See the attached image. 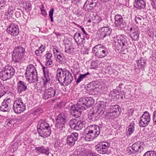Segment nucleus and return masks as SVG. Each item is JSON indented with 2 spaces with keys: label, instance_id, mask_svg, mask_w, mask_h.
Here are the masks:
<instances>
[{
  "label": "nucleus",
  "instance_id": "1",
  "mask_svg": "<svg viewBox=\"0 0 156 156\" xmlns=\"http://www.w3.org/2000/svg\"><path fill=\"white\" fill-rule=\"evenodd\" d=\"M94 102V100L90 97L80 98L77 105H74L71 106L70 109L71 115L76 118L79 117L82 110H86L92 105Z\"/></svg>",
  "mask_w": 156,
  "mask_h": 156
},
{
  "label": "nucleus",
  "instance_id": "2",
  "mask_svg": "<svg viewBox=\"0 0 156 156\" xmlns=\"http://www.w3.org/2000/svg\"><path fill=\"white\" fill-rule=\"evenodd\" d=\"M56 76L59 83L62 86H68L73 80L72 73L65 69L58 68L56 70Z\"/></svg>",
  "mask_w": 156,
  "mask_h": 156
},
{
  "label": "nucleus",
  "instance_id": "3",
  "mask_svg": "<svg viewBox=\"0 0 156 156\" xmlns=\"http://www.w3.org/2000/svg\"><path fill=\"white\" fill-rule=\"evenodd\" d=\"M37 129L39 135L43 138L49 136L51 133V127L45 120H40L37 125Z\"/></svg>",
  "mask_w": 156,
  "mask_h": 156
},
{
  "label": "nucleus",
  "instance_id": "4",
  "mask_svg": "<svg viewBox=\"0 0 156 156\" xmlns=\"http://www.w3.org/2000/svg\"><path fill=\"white\" fill-rule=\"evenodd\" d=\"M92 53L97 58H102L107 56L108 52V49L105 46L98 44L94 46L92 49Z\"/></svg>",
  "mask_w": 156,
  "mask_h": 156
},
{
  "label": "nucleus",
  "instance_id": "5",
  "mask_svg": "<svg viewBox=\"0 0 156 156\" xmlns=\"http://www.w3.org/2000/svg\"><path fill=\"white\" fill-rule=\"evenodd\" d=\"M25 53V48L21 45L15 47L12 54V61L15 63L20 62L23 59Z\"/></svg>",
  "mask_w": 156,
  "mask_h": 156
},
{
  "label": "nucleus",
  "instance_id": "6",
  "mask_svg": "<svg viewBox=\"0 0 156 156\" xmlns=\"http://www.w3.org/2000/svg\"><path fill=\"white\" fill-rule=\"evenodd\" d=\"M15 70L9 65H6L0 71V78L3 81L11 79L14 75Z\"/></svg>",
  "mask_w": 156,
  "mask_h": 156
},
{
  "label": "nucleus",
  "instance_id": "7",
  "mask_svg": "<svg viewBox=\"0 0 156 156\" xmlns=\"http://www.w3.org/2000/svg\"><path fill=\"white\" fill-rule=\"evenodd\" d=\"M67 114L66 112H62L57 116L55 119L56 123L54 130L55 131H62L65 128L66 122V119Z\"/></svg>",
  "mask_w": 156,
  "mask_h": 156
},
{
  "label": "nucleus",
  "instance_id": "8",
  "mask_svg": "<svg viewBox=\"0 0 156 156\" xmlns=\"http://www.w3.org/2000/svg\"><path fill=\"white\" fill-rule=\"evenodd\" d=\"M145 146L144 143L141 141H138L129 146L127 149L129 154H136L141 153L144 150Z\"/></svg>",
  "mask_w": 156,
  "mask_h": 156
},
{
  "label": "nucleus",
  "instance_id": "9",
  "mask_svg": "<svg viewBox=\"0 0 156 156\" xmlns=\"http://www.w3.org/2000/svg\"><path fill=\"white\" fill-rule=\"evenodd\" d=\"M108 103L106 102L100 101L98 103L95 104V106L93 108L94 110L91 113V116L92 119H95L98 117V115L102 112H103V110L105 109Z\"/></svg>",
  "mask_w": 156,
  "mask_h": 156
},
{
  "label": "nucleus",
  "instance_id": "10",
  "mask_svg": "<svg viewBox=\"0 0 156 156\" xmlns=\"http://www.w3.org/2000/svg\"><path fill=\"white\" fill-rule=\"evenodd\" d=\"M26 108L25 104L23 102L22 99L20 98H16L13 106V109L15 112L20 113L23 112Z\"/></svg>",
  "mask_w": 156,
  "mask_h": 156
},
{
  "label": "nucleus",
  "instance_id": "11",
  "mask_svg": "<svg viewBox=\"0 0 156 156\" xmlns=\"http://www.w3.org/2000/svg\"><path fill=\"white\" fill-rule=\"evenodd\" d=\"M109 111V112L108 113L107 116L109 119H111L117 118L121 112L120 107L116 105H110Z\"/></svg>",
  "mask_w": 156,
  "mask_h": 156
},
{
  "label": "nucleus",
  "instance_id": "12",
  "mask_svg": "<svg viewBox=\"0 0 156 156\" xmlns=\"http://www.w3.org/2000/svg\"><path fill=\"white\" fill-rule=\"evenodd\" d=\"M86 124V122L84 120H78L75 119L70 120L69 122V125L71 128L76 130H80L83 127H85Z\"/></svg>",
  "mask_w": 156,
  "mask_h": 156
},
{
  "label": "nucleus",
  "instance_id": "13",
  "mask_svg": "<svg viewBox=\"0 0 156 156\" xmlns=\"http://www.w3.org/2000/svg\"><path fill=\"white\" fill-rule=\"evenodd\" d=\"M114 24L116 27L119 30H123L126 28L127 23L120 15L117 14L114 17Z\"/></svg>",
  "mask_w": 156,
  "mask_h": 156
},
{
  "label": "nucleus",
  "instance_id": "14",
  "mask_svg": "<svg viewBox=\"0 0 156 156\" xmlns=\"http://www.w3.org/2000/svg\"><path fill=\"white\" fill-rule=\"evenodd\" d=\"M150 121V114L147 111L144 112L139 119V126L142 127H145L149 124Z\"/></svg>",
  "mask_w": 156,
  "mask_h": 156
},
{
  "label": "nucleus",
  "instance_id": "15",
  "mask_svg": "<svg viewBox=\"0 0 156 156\" xmlns=\"http://www.w3.org/2000/svg\"><path fill=\"white\" fill-rule=\"evenodd\" d=\"M110 146V144L108 143L102 142L96 145L95 148L98 153L104 154L106 153Z\"/></svg>",
  "mask_w": 156,
  "mask_h": 156
},
{
  "label": "nucleus",
  "instance_id": "16",
  "mask_svg": "<svg viewBox=\"0 0 156 156\" xmlns=\"http://www.w3.org/2000/svg\"><path fill=\"white\" fill-rule=\"evenodd\" d=\"M117 43L119 44L118 46V49H122V48L127 49L129 47V46L130 44L129 40L126 36L124 35L121 36L119 39H118Z\"/></svg>",
  "mask_w": 156,
  "mask_h": 156
},
{
  "label": "nucleus",
  "instance_id": "17",
  "mask_svg": "<svg viewBox=\"0 0 156 156\" xmlns=\"http://www.w3.org/2000/svg\"><path fill=\"white\" fill-rule=\"evenodd\" d=\"M56 93V90L55 87L46 88L45 89L43 94V98L45 100H47L52 98L55 96Z\"/></svg>",
  "mask_w": 156,
  "mask_h": 156
},
{
  "label": "nucleus",
  "instance_id": "18",
  "mask_svg": "<svg viewBox=\"0 0 156 156\" xmlns=\"http://www.w3.org/2000/svg\"><path fill=\"white\" fill-rule=\"evenodd\" d=\"M42 69L44 74V77L43 79V84L44 86H45L47 83L49 82L52 79V74L49 72V70L47 67L43 66Z\"/></svg>",
  "mask_w": 156,
  "mask_h": 156
},
{
  "label": "nucleus",
  "instance_id": "19",
  "mask_svg": "<svg viewBox=\"0 0 156 156\" xmlns=\"http://www.w3.org/2000/svg\"><path fill=\"white\" fill-rule=\"evenodd\" d=\"M7 32L9 34L13 36H16L19 33L18 26L16 24L12 23L7 27Z\"/></svg>",
  "mask_w": 156,
  "mask_h": 156
},
{
  "label": "nucleus",
  "instance_id": "20",
  "mask_svg": "<svg viewBox=\"0 0 156 156\" xmlns=\"http://www.w3.org/2000/svg\"><path fill=\"white\" fill-rule=\"evenodd\" d=\"M112 29L109 26L104 27L101 28V32L99 37L100 39H104L106 37H108L111 34Z\"/></svg>",
  "mask_w": 156,
  "mask_h": 156
},
{
  "label": "nucleus",
  "instance_id": "21",
  "mask_svg": "<svg viewBox=\"0 0 156 156\" xmlns=\"http://www.w3.org/2000/svg\"><path fill=\"white\" fill-rule=\"evenodd\" d=\"M78 136V133L76 132L72 133L70 135L68 136L66 140L67 144L71 146H73L75 142L77 140Z\"/></svg>",
  "mask_w": 156,
  "mask_h": 156
},
{
  "label": "nucleus",
  "instance_id": "22",
  "mask_svg": "<svg viewBox=\"0 0 156 156\" xmlns=\"http://www.w3.org/2000/svg\"><path fill=\"white\" fill-rule=\"evenodd\" d=\"M98 0H87L85 3L83 8L86 10H91L96 7Z\"/></svg>",
  "mask_w": 156,
  "mask_h": 156
},
{
  "label": "nucleus",
  "instance_id": "23",
  "mask_svg": "<svg viewBox=\"0 0 156 156\" xmlns=\"http://www.w3.org/2000/svg\"><path fill=\"white\" fill-rule=\"evenodd\" d=\"M73 38L78 46H81L85 43V37L81 36L80 33H75L74 35Z\"/></svg>",
  "mask_w": 156,
  "mask_h": 156
},
{
  "label": "nucleus",
  "instance_id": "24",
  "mask_svg": "<svg viewBox=\"0 0 156 156\" xmlns=\"http://www.w3.org/2000/svg\"><path fill=\"white\" fill-rule=\"evenodd\" d=\"M27 89V84L25 82L20 80L17 82L16 89L18 93H21L22 92L25 91Z\"/></svg>",
  "mask_w": 156,
  "mask_h": 156
},
{
  "label": "nucleus",
  "instance_id": "25",
  "mask_svg": "<svg viewBox=\"0 0 156 156\" xmlns=\"http://www.w3.org/2000/svg\"><path fill=\"white\" fill-rule=\"evenodd\" d=\"M136 65L135 64L134 69H141L143 70L147 66L146 61L144 58H141V59L137 61L136 66Z\"/></svg>",
  "mask_w": 156,
  "mask_h": 156
},
{
  "label": "nucleus",
  "instance_id": "26",
  "mask_svg": "<svg viewBox=\"0 0 156 156\" xmlns=\"http://www.w3.org/2000/svg\"><path fill=\"white\" fill-rule=\"evenodd\" d=\"M35 150L36 152H38L39 154H44L47 156L49 154L50 149L48 147H45L43 145L41 147H36Z\"/></svg>",
  "mask_w": 156,
  "mask_h": 156
},
{
  "label": "nucleus",
  "instance_id": "27",
  "mask_svg": "<svg viewBox=\"0 0 156 156\" xmlns=\"http://www.w3.org/2000/svg\"><path fill=\"white\" fill-rule=\"evenodd\" d=\"M102 128V126H98L97 125H91V129H89L91 133L94 134L96 138L99 135Z\"/></svg>",
  "mask_w": 156,
  "mask_h": 156
},
{
  "label": "nucleus",
  "instance_id": "28",
  "mask_svg": "<svg viewBox=\"0 0 156 156\" xmlns=\"http://www.w3.org/2000/svg\"><path fill=\"white\" fill-rule=\"evenodd\" d=\"M111 93H112V96L113 95L114 96L115 94H116L115 95L116 98H117L118 99H119V94H120V98L121 99H122L123 98H124V95L125 93L124 92L123 90H122V89L120 88L119 87H116V89L113 90L112 91H111Z\"/></svg>",
  "mask_w": 156,
  "mask_h": 156
},
{
  "label": "nucleus",
  "instance_id": "29",
  "mask_svg": "<svg viewBox=\"0 0 156 156\" xmlns=\"http://www.w3.org/2000/svg\"><path fill=\"white\" fill-rule=\"evenodd\" d=\"M134 6L136 8L141 10L146 7V2L144 0H135Z\"/></svg>",
  "mask_w": 156,
  "mask_h": 156
},
{
  "label": "nucleus",
  "instance_id": "30",
  "mask_svg": "<svg viewBox=\"0 0 156 156\" xmlns=\"http://www.w3.org/2000/svg\"><path fill=\"white\" fill-rule=\"evenodd\" d=\"M27 80L30 82H34L38 81V77L37 74L28 73L25 74Z\"/></svg>",
  "mask_w": 156,
  "mask_h": 156
},
{
  "label": "nucleus",
  "instance_id": "31",
  "mask_svg": "<svg viewBox=\"0 0 156 156\" xmlns=\"http://www.w3.org/2000/svg\"><path fill=\"white\" fill-rule=\"evenodd\" d=\"M96 89L95 85H94L93 83L91 82L87 85V92L91 95H97L95 92L94 90Z\"/></svg>",
  "mask_w": 156,
  "mask_h": 156
},
{
  "label": "nucleus",
  "instance_id": "32",
  "mask_svg": "<svg viewBox=\"0 0 156 156\" xmlns=\"http://www.w3.org/2000/svg\"><path fill=\"white\" fill-rule=\"evenodd\" d=\"M140 31L137 27H135V29L130 34L131 38L134 41H137L139 38Z\"/></svg>",
  "mask_w": 156,
  "mask_h": 156
},
{
  "label": "nucleus",
  "instance_id": "33",
  "mask_svg": "<svg viewBox=\"0 0 156 156\" xmlns=\"http://www.w3.org/2000/svg\"><path fill=\"white\" fill-rule=\"evenodd\" d=\"M84 135L85 140L87 141L92 140L96 138L93 134L91 133L90 130L87 132L85 131Z\"/></svg>",
  "mask_w": 156,
  "mask_h": 156
},
{
  "label": "nucleus",
  "instance_id": "34",
  "mask_svg": "<svg viewBox=\"0 0 156 156\" xmlns=\"http://www.w3.org/2000/svg\"><path fill=\"white\" fill-rule=\"evenodd\" d=\"M9 89L7 86L3 85L0 81V98L8 91Z\"/></svg>",
  "mask_w": 156,
  "mask_h": 156
},
{
  "label": "nucleus",
  "instance_id": "35",
  "mask_svg": "<svg viewBox=\"0 0 156 156\" xmlns=\"http://www.w3.org/2000/svg\"><path fill=\"white\" fill-rule=\"evenodd\" d=\"M37 74L35 68L32 64L28 65L27 67L25 74Z\"/></svg>",
  "mask_w": 156,
  "mask_h": 156
},
{
  "label": "nucleus",
  "instance_id": "36",
  "mask_svg": "<svg viewBox=\"0 0 156 156\" xmlns=\"http://www.w3.org/2000/svg\"><path fill=\"white\" fill-rule=\"evenodd\" d=\"M80 156H97V154L91 151H87L84 150L81 151L80 153Z\"/></svg>",
  "mask_w": 156,
  "mask_h": 156
},
{
  "label": "nucleus",
  "instance_id": "37",
  "mask_svg": "<svg viewBox=\"0 0 156 156\" xmlns=\"http://www.w3.org/2000/svg\"><path fill=\"white\" fill-rule=\"evenodd\" d=\"M135 123L134 121H132L130 123V125L128 126V128L127 134L130 135L133 133L135 130Z\"/></svg>",
  "mask_w": 156,
  "mask_h": 156
},
{
  "label": "nucleus",
  "instance_id": "38",
  "mask_svg": "<svg viewBox=\"0 0 156 156\" xmlns=\"http://www.w3.org/2000/svg\"><path fill=\"white\" fill-rule=\"evenodd\" d=\"M23 8L27 11H30L31 9V5L29 1H27L23 2Z\"/></svg>",
  "mask_w": 156,
  "mask_h": 156
},
{
  "label": "nucleus",
  "instance_id": "39",
  "mask_svg": "<svg viewBox=\"0 0 156 156\" xmlns=\"http://www.w3.org/2000/svg\"><path fill=\"white\" fill-rule=\"evenodd\" d=\"M11 108L3 102H2L0 107V110L3 112H9L10 111Z\"/></svg>",
  "mask_w": 156,
  "mask_h": 156
},
{
  "label": "nucleus",
  "instance_id": "40",
  "mask_svg": "<svg viewBox=\"0 0 156 156\" xmlns=\"http://www.w3.org/2000/svg\"><path fill=\"white\" fill-rule=\"evenodd\" d=\"M74 50L73 46L72 45H69L66 44L65 46V51L69 54H71L73 52Z\"/></svg>",
  "mask_w": 156,
  "mask_h": 156
},
{
  "label": "nucleus",
  "instance_id": "41",
  "mask_svg": "<svg viewBox=\"0 0 156 156\" xmlns=\"http://www.w3.org/2000/svg\"><path fill=\"white\" fill-rule=\"evenodd\" d=\"M12 100V98L7 97L2 102L7 105L11 108L12 105L13 101Z\"/></svg>",
  "mask_w": 156,
  "mask_h": 156
},
{
  "label": "nucleus",
  "instance_id": "42",
  "mask_svg": "<svg viewBox=\"0 0 156 156\" xmlns=\"http://www.w3.org/2000/svg\"><path fill=\"white\" fill-rule=\"evenodd\" d=\"M143 156H156V151H149L146 152Z\"/></svg>",
  "mask_w": 156,
  "mask_h": 156
},
{
  "label": "nucleus",
  "instance_id": "43",
  "mask_svg": "<svg viewBox=\"0 0 156 156\" xmlns=\"http://www.w3.org/2000/svg\"><path fill=\"white\" fill-rule=\"evenodd\" d=\"M116 72V70L112 69L111 66H108L106 69V72L110 75Z\"/></svg>",
  "mask_w": 156,
  "mask_h": 156
},
{
  "label": "nucleus",
  "instance_id": "44",
  "mask_svg": "<svg viewBox=\"0 0 156 156\" xmlns=\"http://www.w3.org/2000/svg\"><path fill=\"white\" fill-rule=\"evenodd\" d=\"M80 27L81 28V30L83 33V36L85 37L87 40H88L90 38L89 35L85 31L83 27L81 26H80Z\"/></svg>",
  "mask_w": 156,
  "mask_h": 156
},
{
  "label": "nucleus",
  "instance_id": "45",
  "mask_svg": "<svg viewBox=\"0 0 156 156\" xmlns=\"http://www.w3.org/2000/svg\"><path fill=\"white\" fill-rule=\"evenodd\" d=\"M43 112V110L41 108H38L34 111V113L35 115H39Z\"/></svg>",
  "mask_w": 156,
  "mask_h": 156
},
{
  "label": "nucleus",
  "instance_id": "46",
  "mask_svg": "<svg viewBox=\"0 0 156 156\" xmlns=\"http://www.w3.org/2000/svg\"><path fill=\"white\" fill-rule=\"evenodd\" d=\"M54 11V8H52L51 9L49 12V15L51 21L52 22H54V20L53 19V14Z\"/></svg>",
  "mask_w": 156,
  "mask_h": 156
},
{
  "label": "nucleus",
  "instance_id": "47",
  "mask_svg": "<svg viewBox=\"0 0 156 156\" xmlns=\"http://www.w3.org/2000/svg\"><path fill=\"white\" fill-rule=\"evenodd\" d=\"M57 61L59 63H62L64 61V56L63 55L58 54L57 56Z\"/></svg>",
  "mask_w": 156,
  "mask_h": 156
},
{
  "label": "nucleus",
  "instance_id": "48",
  "mask_svg": "<svg viewBox=\"0 0 156 156\" xmlns=\"http://www.w3.org/2000/svg\"><path fill=\"white\" fill-rule=\"evenodd\" d=\"M144 18L141 16H136L135 17V21L137 23H140L142 20Z\"/></svg>",
  "mask_w": 156,
  "mask_h": 156
},
{
  "label": "nucleus",
  "instance_id": "49",
  "mask_svg": "<svg viewBox=\"0 0 156 156\" xmlns=\"http://www.w3.org/2000/svg\"><path fill=\"white\" fill-rule=\"evenodd\" d=\"M44 6L43 5L42 8H41V14L44 17H46L47 15V13L45 10L44 9Z\"/></svg>",
  "mask_w": 156,
  "mask_h": 156
},
{
  "label": "nucleus",
  "instance_id": "50",
  "mask_svg": "<svg viewBox=\"0 0 156 156\" xmlns=\"http://www.w3.org/2000/svg\"><path fill=\"white\" fill-rule=\"evenodd\" d=\"M45 48L46 47L44 45V46L41 44V46L38 48L37 50H38L39 51H41V53L42 54L44 51Z\"/></svg>",
  "mask_w": 156,
  "mask_h": 156
},
{
  "label": "nucleus",
  "instance_id": "51",
  "mask_svg": "<svg viewBox=\"0 0 156 156\" xmlns=\"http://www.w3.org/2000/svg\"><path fill=\"white\" fill-rule=\"evenodd\" d=\"M53 63L52 60L51 59H46L45 65L46 66H50Z\"/></svg>",
  "mask_w": 156,
  "mask_h": 156
},
{
  "label": "nucleus",
  "instance_id": "52",
  "mask_svg": "<svg viewBox=\"0 0 156 156\" xmlns=\"http://www.w3.org/2000/svg\"><path fill=\"white\" fill-rule=\"evenodd\" d=\"M45 56L46 59H51V58L52 56V54L51 52L47 51Z\"/></svg>",
  "mask_w": 156,
  "mask_h": 156
},
{
  "label": "nucleus",
  "instance_id": "53",
  "mask_svg": "<svg viewBox=\"0 0 156 156\" xmlns=\"http://www.w3.org/2000/svg\"><path fill=\"white\" fill-rule=\"evenodd\" d=\"M21 11L19 9L16 11L15 13L16 16L17 18L20 17L21 15Z\"/></svg>",
  "mask_w": 156,
  "mask_h": 156
},
{
  "label": "nucleus",
  "instance_id": "54",
  "mask_svg": "<svg viewBox=\"0 0 156 156\" xmlns=\"http://www.w3.org/2000/svg\"><path fill=\"white\" fill-rule=\"evenodd\" d=\"M14 9L12 6L9 7L8 9V12L9 14L12 15L13 13Z\"/></svg>",
  "mask_w": 156,
  "mask_h": 156
},
{
  "label": "nucleus",
  "instance_id": "55",
  "mask_svg": "<svg viewBox=\"0 0 156 156\" xmlns=\"http://www.w3.org/2000/svg\"><path fill=\"white\" fill-rule=\"evenodd\" d=\"M135 29V27L133 26H128L127 27V30L128 31H129L131 33H132L134 29Z\"/></svg>",
  "mask_w": 156,
  "mask_h": 156
},
{
  "label": "nucleus",
  "instance_id": "56",
  "mask_svg": "<svg viewBox=\"0 0 156 156\" xmlns=\"http://www.w3.org/2000/svg\"><path fill=\"white\" fill-rule=\"evenodd\" d=\"M6 0H0V7L1 9V8L4 7H5L4 4L6 2Z\"/></svg>",
  "mask_w": 156,
  "mask_h": 156
},
{
  "label": "nucleus",
  "instance_id": "57",
  "mask_svg": "<svg viewBox=\"0 0 156 156\" xmlns=\"http://www.w3.org/2000/svg\"><path fill=\"white\" fill-rule=\"evenodd\" d=\"M153 119L154 123L156 124V109L153 112Z\"/></svg>",
  "mask_w": 156,
  "mask_h": 156
},
{
  "label": "nucleus",
  "instance_id": "58",
  "mask_svg": "<svg viewBox=\"0 0 156 156\" xmlns=\"http://www.w3.org/2000/svg\"><path fill=\"white\" fill-rule=\"evenodd\" d=\"M35 54L37 56L41 57L42 55V54L41 53V51L38 50H36L35 51Z\"/></svg>",
  "mask_w": 156,
  "mask_h": 156
},
{
  "label": "nucleus",
  "instance_id": "59",
  "mask_svg": "<svg viewBox=\"0 0 156 156\" xmlns=\"http://www.w3.org/2000/svg\"><path fill=\"white\" fill-rule=\"evenodd\" d=\"M83 79L80 74L79 76L77 79V80L76 81V83L77 84H78Z\"/></svg>",
  "mask_w": 156,
  "mask_h": 156
},
{
  "label": "nucleus",
  "instance_id": "60",
  "mask_svg": "<svg viewBox=\"0 0 156 156\" xmlns=\"http://www.w3.org/2000/svg\"><path fill=\"white\" fill-rule=\"evenodd\" d=\"M90 74V73L89 72H87L86 73L83 74H80L81 76H82V78L83 79L85 78H86V76L87 75H89Z\"/></svg>",
  "mask_w": 156,
  "mask_h": 156
},
{
  "label": "nucleus",
  "instance_id": "61",
  "mask_svg": "<svg viewBox=\"0 0 156 156\" xmlns=\"http://www.w3.org/2000/svg\"><path fill=\"white\" fill-rule=\"evenodd\" d=\"M152 58L153 61L156 62V54H154L153 55Z\"/></svg>",
  "mask_w": 156,
  "mask_h": 156
},
{
  "label": "nucleus",
  "instance_id": "62",
  "mask_svg": "<svg viewBox=\"0 0 156 156\" xmlns=\"http://www.w3.org/2000/svg\"><path fill=\"white\" fill-rule=\"evenodd\" d=\"M102 20L101 18L99 17H98L96 19V23H99L101 22Z\"/></svg>",
  "mask_w": 156,
  "mask_h": 156
},
{
  "label": "nucleus",
  "instance_id": "63",
  "mask_svg": "<svg viewBox=\"0 0 156 156\" xmlns=\"http://www.w3.org/2000/svg\"><path fill=\"white\" fill-rule=\"evenodd\" d=\"M76 2L75 5L76 6H78V4L80 2L81 0H73Z\"/></svg>",
  "mask_w": 156,
  "mask_h": 156
},
{
  "label": "nucleus",
  "instance_id": "64",
  "mask_svg": "<svg viewBox=\"0 0 156 156\" xmlns=\"http://www.w3.org/2000/svg\"><path fill=\"white\" fill-rule=\"evenodd\" d=\"M53 51L54 53L55 54V52L59 53V51H58L57 49V48L56 47L55 48H54L53 49Z\"/></svg>",
  "mask_w": 156,
  "mask_h": 156
}]
</instances>
